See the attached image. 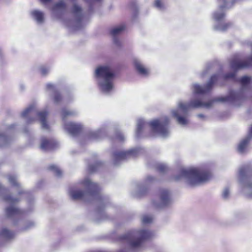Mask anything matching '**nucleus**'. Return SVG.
Instances as JSON below:
<instances>
[{
	"label": "nucleus",
	"instance_id": "21",
	"mask_svg": "<svg viewBox=\"0 0 252 252\" xmlns=\"http://www.w3.org/2000/svg\"><path fill=\"white\" fill-rule=\"evenodd\" d=\"M65 129L72 135H77L82 129V126L79 124L68 122L64 125Z\"/></svg>",
	"mask_w": 252,
	"mask_h": 252
},
{
	"label": "nucleus",
	"instance_id": "5",
	"mask_svg": "<svg viewBox=\"0 0 252 252\" xmlns=\"http://www.w3.org/2000/svg\"><path fill=\"white\" fill-rule=\"evenodd\" d=\"M236 0H218V10L213 14V18L215 21L213 30L216 31L224 32L232 26L230 23H222L225 16V11L231 8Z\"/></svg>",
	"mask_w": 252,
	"mask_h": 252
},
{
	"label": "nucleus",
	"instance_id": "18",
	"mask_svg": "<svg viewBox=\"0 0 252 252\" xmlns=\"http://www.w3.org/2000/svg\"><path fill=\"white\" fill-rule=\"evenodd\" d=\"M133 65L137 73L142 76H147L149 73V70L145 67L141 61L137 58H134L133 60Z\"/></svg>",
	"mask_w": 252,
	"mask_h": 252
},
{
	"label": "nucleus",
	"instance_id": "32",
	"mask_svg": "<svg viewBox=\"0 0 252 252\" xmlns=\"http://www.w3.org/2000/svg\"><path fill=\"white\" fill-rule=\"evenodd\" d=\"M212 64L211 63H208L206 64L204 67V69L200 73V77L203 78L205 76H206L208 74L209 70L212 67Z\"/></svg>",
	"mask_w": 252,
	"mask_h": 252
},
{
	"label": "nucleus",
	"instance_id": "1",
	"mask_svg": "<svg viewBox=\"0 0 252 252\" xmlns=\"http://www.w3.org/2000/svg\"><path fill=\"white\" fill-rule=\"evenodd\" d=\"M239 82L241 85L240 91H231L228 95L217 97L206 103L203 102L199 99H192L188 103L178 102L177 108L171 111L172 116L176 119L178 124L185 126L189 123L187 117L189 109L209 108L215 102H227L236 106L239 105L245 99L244 93L249 89L250 84L252 82V78L251 76H245L240 79Z\"/></svg>",
	"mask_w": 252,
	"mask_h": 252
},
{
	"label": "nucleus",
	"instance_id": "28",
	"mask_svg": "<svg viewBox=\"0 0 252 252\" xmlns=\"http://www.w3.org/2000/svg\"><path fill=\"white\" fill-rule=\"evenodd\" d=\"M11 140V138L6 135L5 133L0 132V147L7 145Z\"/></svg>",
	"mask_w": 252,
	"mask_h": 252
},
{
	"label": "nucleus",
	"instance_id": "11",
	"mask_svg": "<svg viewBox=\"0 0 252 252\" xmlns=\"http://www.w3.org/2000/svg\"><path fill=\"white\" fill-rule=\"evenodd\" d=\"M141 151V149L137 148L126 151H117L113 153L111 160H112L114 165L117 166L125 160L137 156L140 154Z\"/></svg>",
	"mask_w": 252,
	"mask_h": 252
},
{
	"label": "nucleus",
	"instance_id": "31",
	"mask_svg": "<svg viewBox=\"0 0 252 252\" xmlns=\"http://www.w3.org/2000/svg\"><path fill=\"white\" fill-rule=\"evenodd\" d=\"M77 114V112L74 110H68L66 109H63L62 111V116L63 119H64L65 117L69 116H74Z\"/></svg>",
	"mask_w": 252,
	"mask_h": 252
},
{
	"label": "nucleus",
	"instance_id": "22",
	"mask_svg": "<svg viewBox=\"0 0 252 252\" xmlns=\"http://www.w3.org/2000/svg\"><path fill=\"white\" fill-rule=\"evenodd\" d=\"M46 89L47 91L54 94L53 100L55 104H58L62 102V97L53 84L51 83L47 84Z\"/></svg>",
	"mask_w": 252,
	"mask_h": 252
},
{
	"label": "nucleus",
	"instance_id": "23",
	"mask_svg": "<svg viewBox=\"0 0 252 252\" xmlns=\"http://www.w3.org/2000/svg\"><path fill=\"white\" fill-rule=\"evenodd\" d=\"M15 237V233L6 228H2L0 230V241H10Z\"/></svg>",
	"mask_w": 252,
	"mask_h": 252
},
{
	"label": "nucleus",
	"instance_id": "39",
	"mask_svg": "<svg viewBox=\"0 0 252 252\" xmlns=\"http://www.w3.org/2000/svg\"><path fill=\"white\" fill-rule=\"evenodd\" d=\"M50 68L45 66H41L39 68L40 74L43 76L46 75L49 72Z\"/></svg>",
	"mask_w": 252,
	"mask_h": 252
},
{
	"label": "nucleus",
	"instance_id": "7",
	"mask_svg": "<svg viewBox=\"0 0 252 252\" xmlns=\"http://www.w3.org/2000/svg\"><path fill=\"white\" fill-rule=\"evenodd\" d=\"M94 77L97 82L98 88L104 94L110 91V66L109 65L98 66L95 69Z\"/></svg>",
	"mask_w": 252,
	"mask_h": 252
},
{
	"label": "nucleus",
	"instance_id": "24",
	"mask_svg": "<svg viewBox=\"0 0 252 252\" xmlns=\"http://www.w3.org/2000/svg\"><path fill=\"white\" fill-rule=\"evenodd\" d=\"M31 15L38 24H42L45 20V15L42 11L35 9L31 12Z\"/></svg>",
	"mask_w": 252,
	"mask_h": 252
},
{
	"label": "nucleus",
	"instance_id": "19",
	"mask_svg": "<svg viewBox=\"0 0 252 252\" xmlns=\"http://www.w3.org/2000/svg\"><path fill=\"white\" fill-rule=\"evenodd\" d=\"M66 8V4L65 2L63 0H60L54 5L52 8V11L55 17L59 18L65 11Z\"/></svg>",
	"mask_w": 252,
	"mask_h": 252
},
{
	"label": "nucleus",
	"instance_id": "26",
	"mask_svg": "<svg viewBox=\"0 0 252 252\" xmlns=\"http://www.w3.org/2000/svg\"><path fill=\"white\" fill-rule=\"evenodd\" d=\"M6 189L0 185V195L2 197L3 199L9 204H14L19 201V199L13 198L10 195H4L6 192Z\"/></svg>",
	"mask_w": 252,
	"mask_h": 252
},
{
	"label": "nucleus",
	"instance_id": "37",
	"mask_svg": "<svg viewBox=\"0 0 252 252\" xmlns=\"http://www.w3.org/2000/svg\"><path fill=\"white\" fill-rule=\"evenodd\" d=\"M157 168L158 170L161 173H164L168 169L167 165L164 163H159L158 164Z\"/></svg>",
	"mask_w": 252,
	"mask_h": 252
},
{
	"label": "nucleus",
	"instance_id": "20",
	"mask_svg": "<svg viewBox=\"0 0 252 252\" xmlns=\"http://www.w3.org/2000/svg\"><path fill=\"white\" fill-rule=\"evenodd\" d=\"M58 143L53 139H47L42 138L40 145V149L44 151L54 149L57 147Z\"/></svg>",
	"mask_w": 252,
	"mask_h": 252
},
{
	"label": "nucleus",
	"instance_id": "15",
	"mask_svg": "<svg viewBox=\"0 0 252 252\" xmlns=\"http://www.w3.org/2000/svg\"><path fill=\"white\" fill-rule=\"evenodd\" d=\"M172 199L169 191L166 189H162L159 193V202H153L154 205L157 208H163L171 204Z\"/></svg>",
	"mask_w": 252,
	"mask_h": 252
},
{
	"label": "nucleus",
	"instance_id": "25",
	"mask_svg": "<svg viewBox=\"0 0 252 252\" xmlns=\"http://www.w3.org/2000/svg\"><path fill=\"white\" fill-rule=\"evenodd\" d=\"M106 128L105 127H102L96 131H89L87 135V138L90 140H97L99 138L101 133H105Z\"/></svg>",
	"mask_w": 252,
	"mask_h": 252
},
{
	"label": "nucleus",
	"instance_id": "9",
	"mask_svg": "<svg viewBox=\"0 0 252 252\" xmlns=\"http://www.w3.org/2000/svg\"><path fill=\"white\" fill-rule=\"evenodd\" d=\"M22 116L26 120L28 124H32L35 121V119L32 116L36 115L38 116L41 123L42 128L48 129L49 126L46 122V118L48 115L47 111H43L37 112L34 105H31L26 108L22 113Z\"/></svg>",
	"mask_w": 252,
	"mask_h": 252
},
{
	"label": "nucleus",
	"instance_id": "40",
	"mask_svg": "<svg viewBox=\"0 0 252 252\" xmlns=\"http://www.w3.org/2000/svg\"><path fill=\"white\" fill-rule=\"evenodd\" d=\"M229 193L230 192H229V190L227 188H225L222 191V197L224 199L228 198L229 197Z\"/></svg>",
	"mask_w": 252,
	"mask_h": 252
},
{
	"label": "nucleus",
	"instance_id": "44",
	"mask_svg": "<svg viewBox=\"0 0 252 252\" xmlns=\"http://www.w3.org/2000/svg\"><path fill=\"white\" fill-rule=\"evenodd\" d=\"M42 2H44V3H46V2H50L51 0H41Z\"/></svg>",
	"mask_w": 252,
	"mask_h": 252
},
{
	"label": "nucleus",
	"instance_id": "2",
	"mask_svg": "<svg viewBox=\"0 0 252 252\" xmlns=\"http://www.w3.org/2000/svg\"><path fill=\"white\" fill-rule=\"evenodd\" d=\"M169 123V119L167 116L154 120L149 123L147 122L143 119H139L137 121L135 136L137 138L143 136L147 127L149 126L153 136L158 135L163 138L167 137L170 134Z\"/></svg>",
	"mask_w": 252,
	"mask_h": 252
},
{
	"label": "nucleus",
	"instance_id": "33",
	"mask_svg": "<svg viewBox=\"0 0 252 252\" xmlns=\"http://www.w3.org/2000/svg\"><path fill=\"white\" fill-rule=\"evenodd\" d=\"M49 170L52 171L57 176H60L62 175V171L55 165H51L49 167Z\"/></svg>",
	"mask_w": 252,
	"mask_h": 252
},
{
	"label": "nucleus",
	"instance_id": "13",
	"mask_svg": "<svg viewBox=\"0 0 252 252\" xmlns=\"http://www.w3.org/2000/svg\"><path fill=\"white\" fill-rule=\"evenodd\" d=\"M220 78V75L216 74L213 75L209 79L208 82L201 86L198 83H194L192 85L191 89L194 94H204L211 91L214 85Z\"/></svg>",
	"mask_w": 252,
	"mask_h": 252
},
{
	"label": "nucleus",
	"instance_id": "36",
	"mask_svg": "<svg viewBox=\"0 0 252 252\" xmlns=\"http://www.w3.org/2000/svg\"><path fill=\"white\" fill-rule=\"evenodd\" d=\"M153 218L151 216L145 215L142 218V222L145 224H149L153 222Z\"/></svg>",
	"mask_w": 252,
	"mask_h": 252
},
{
	"label": "nucleus",
	"instance_id": "6",
	"mask_svg": "<svg viewBox=\"0 0 252 252\" xmlns=\"http://www.w3.org/2000/svg\"><path fill=\"white\" fill-rule=\"evenodd\" d=\"M81 184L85 188L86 191L72 189L69 190V194L74 200H82L84 201H90L94 199L97 192V185L92 182L89 178H85Z\"/></svg>",
	"mask_w": 252,
	"mask_h": 252
},
{
	"label": "nucleus",
	"instance_id": "14",
	"mask_svg": "<svg viewBox=\"0 0 252 252\" xmlns=\"http://www.w3.org/2000/svg\"><path fill=\"white\" fill-rule=\"evenodd\" d=\"M126 26L121 24L111 28V49L116 50L119 49L122 42L119 35L125 31Z\"/></svg>",
	"mask_w": 252,
	"mask_h": 252
},
{
	"label": "nucleus",
	"instance_id": "34",
	"mask_svg": "<svg viewBox=\"0 0 252 252\" xmlns=\"http://www.w3.org/2000/svg\"><path fill=\"white\" fill-rule=\"evenodd\" d=\"M8 182L13 186H18L19 184L17 182L16 177L14 175H8Z\"/></svg>",
	"mask_w": 252,
	"mask_h": 252
},
{
	"label": "nucleus",
	"instance_id": "8",
	"mask_svg": "<svg viewBox=\"0 0 252 252\" xmlns=\"http://www.w3.org/2000/svg\"><path fill=\"white\" fill-rule=\"evenodd\" d=\"M238 179L242 191L248 196H252V165L248 163L241 166Z\"/></svg>",
	"mask_w": 252,
	"mask_h": 252
},
{
	"label": "nucleus",
	"instance_id": "35",
	"mask_svg": "<svg viewBox=\"0 0 252 252\" xmlns=\"http://www.w3.org/2000/svg\"><path fill=\"white\" fill-rule=\"evenodd\" d=\"M154 6L158 10H162L164 9L165 6L161 0H156Z\"/></svg>",
	"mask_w": 252,
	"mask_h": 252
},
{
	"label": "nucleus",
	"instance_id": "10",
	"mask_svg": "<svg viewBox=\"0 0 252 252\" xmlns=\"http://www.w3.org/2000/svg\"><path fill=\"white\" fill-rule=\"evenodd\" d=\"M231 68L234 71L230 72L224 75L223 78L224 80L229 79H234L236 75V71L240 69L252 66V54L245 60L242 61L240 59L238 55H235L230 62Z\"/></svg>",
	"mask_w": 252,
	"mask_h": 252
},
{
	"label": "nucleus",
	"instance_id": "3",
	"mask_svg": "<svg viewBox=\"0 0 252 252\" xmlns=\"http://www.w3.org/2000/svg\"><path fill=\"white\" fill-rule=\"evenodd\" d=\"M153 233L146 229H135L127 231L121 237L125 244L124 248L119 252H135L141 250L144 241L150 238Z\"/></svg>",
	"mask_w": 252,
	"mask_h": 252
},
{
	"label": "nucleus",
	"instance_id": "42",
	"mask_svg": "<svg viewBox=\"0 0 252 252\" xmlns=\"http://www.w3.org/2000/svg\"><path fill=\"white\" fill-rule=\"evenodd\" d=\"M197 117L199 119H202L203 120L205 119L206 118L205 115L202 114H199L197 115Z\"/></svg>",
	"mask_w": 252,
	"mask_h": 252
},
{
	"label": "nucleus",
	"instance_id": "4",
	"mask_svg": "<svg viewBox=\"0 0 252 252\" xmlns=\"http://www.w3.org/2000/svg\"><path fill=\"white\" fill-rule=\"evenodd\" d=\"M210 177L211 174L208 171L199 168H182L175 180L184 179L190 186H197L207 182Z\"/></svg>",
	"mask_w": 252,
	"mask_h": 252
},
{
	"label": "nucleus",
	"instance_id": "12",
	"mask_svg": "<svg viewBox=\"0 0 252 252\" xmlns=\"http://www.w3.org/2000/svg\"><path fill=\"white\" fill-rule=\"evenodd\" d=\"M72 13L75 18L74 20L71 21H65L64 24L69 29L72 30H78L83 27L82 20L83 12L81 7L77 4H74L72 8Z\"/></svg>",
	"mask_w": 252,
	"mask_h": 252
},
{
	"label": "nucleus",
	"instance_id": "16",
	"mask_svg": "<svg viewBox=\"0 0 252 252\" xmlns=\"http://www.w3.org/2000/svg\"><path fill=\"white\" fill-rule=\"evenodd\" d=\"M155 180L153 176H147L144 183H139L136 185L135 190L132 193L133 196L139 197L144 195L148 189V184L153 182Z\"/></svg>",
	"mask_w": 252,
	"mask_h": 252
},
{
	"label": "nucleus",
	"instance_id": "29",
	"mask_svg": "<svg viewBox=\"0 0 252 252\" xmlns=\"http://www.w3.org/2000/svg\"><path fill=\"white\" fill-rule=\"evenodd\" d=\"M113 139L119 142H122L125 140V137L120 130L116 129H115V133Z\"/></svg>",
	"mask_w": 252,
	"mask_h": 252
},
{
	"label": "nucleus",
	"instance_id": "30",
	"mask_svg": "<svg viewBox=\"0 0 252 252\" xmlns=\"http://www.w3.org/2000/svg\"><path fill=\"white\" fill-rule=\"evenodd\" d=\"M19 213V210L13 206H10L6 209V214L8 217H12Z\"/></svg>",
	"mask_w": 252,
	"mask_h": 252
},
{
	"label": "nucleus",
	"instance_id": "38",
	"mask_svg": "<svg viewBox=\"0 0 252 252\" xmlns=\"http://www.w3.org/2000/svg\"><path fill=\"white\" fill-rule=\"evenodd\" d=\"M35 225V223L32 221L27 222L25 225L22 228L23 231H27L33 227Z\"/></svg>",
	"mask_w": 252,
	"mask_h": 252
},
{
	"label": "nucleus",
	"instance_id": "43",
	"mask_svg": "<svg viewBox=\"0 0 252 252\" xmlns=\"http://www.w3.org/2000/svg\"><path fill=\"white\" fill-rule=\"evenodd\" d=\"M111 79L115 76V74H114V73L113 72V71L112 70H111Z\"/></svg>",
	"mask_w": 252,
	"mask_h": 252
},
{
	"label": "nucleus",
	"instance_id": "17",
	"mask_svg": "<svg viewBox=\"0 0 252 252\" xmlns=\"http://www.w3.org/2000/svg\"><path fill=\"white\" fill-rule=\"evenodd\" d=\"M252 139V126L250 128L248 135L238 143L237 151L240 154H244L249 151V144Z\"/></svg>",
	"mask_w": 252,
	"mask_h": 252
},
{
	"label": "nucleus",
	"instance_id": "45",
	"mask_svg": "<svg viewBox=\"0 0 252 252\" xmlns=\"http://www.w3.org/2000/svg\"><path fill=\"white\" fill-rule=\"evenodd\" d=\"M111 91H112V88H113V86H112V84H111Z\"/></svg>",
	"mask_w": 252,
	"mask_h": 252
},
{
	"label": "nucleus",
	"instance_id": "41",
	"mask_svg": "<svg viewBox=\"0 0 252 252\" xmlns=\"http://www.w3.org/2000/svg\"><path fill=\"white\" fill-rule=\"evenodd\" d=\"M97 166L96 165H89L88 167V170L90 172H94L96 170Z\"/></svg>",
	"mask_w": 252,
	"mask_h": 252
},
{
	"label": "nucleus",
	"instance_id": "27",
	"mask_svg": "<svg viewBox=\"0 0 252 252\" xmlns=\"http://www.w3.org/2000/svg\"><path fill=\"white\" fill-rule=\"evenodd\" d=\"M128 8L132 12V18L135 19L139 13V9L135 1H131L128 5Z\"/></svg>",
	"mask_w": 252,
	"mask_h": 252
}]
</instances>
